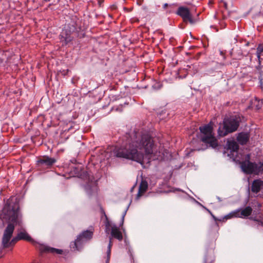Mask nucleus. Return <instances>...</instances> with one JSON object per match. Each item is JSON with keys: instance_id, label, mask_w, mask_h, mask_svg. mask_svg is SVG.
Segmentation results:
<instances>
[{"instance_id": "nucleus-1", "label": "nucleus", "mask_w": 263, "mask_h": 263, "mask_svg": "<svg viewBox=\"0 0 263 263\" xmlns=\"http://www.w3.org/2000/svg\"><path fill=\"white\" fill-rule=\"evenodd\" d=\"M115 156L136 161L143 168L149 166L152 160H164L167 157L164 153L156 151V146L151 137L143 134L140 137L127 139L120 146H116L113 150Z\"/></svg>"}, {"instance_id": "nucleus-2", "label": "nucleus", "mask_w": 263, "mask_h": 263, "mask_svg": "<svg viewBox=\"0 0 263 263\" xmlns=\"http://www.w3.org/2000/svg\"><path fill=\"white\" fill-rule=\"evenodd\" d=\"M2 218L11 221L9 223L5 228L2 238V246L3 248H7L13 246L15 243H12V234L13 233L15 224H20L21 215L17 208H11L9 204L6 203L4 206L1 215Z\"/></svg>"}, {"instance_id": "nucleus-3", "label": "nucleus", "mask_w": 263, "mask_h": 263, "mask_svg": "<svg viewBox=\"0 0 263 263\" xmlns=\"http://www.w3.org/2000/svg\"><path fill=\"white\" fill-rule=\"evenodd\" d=\"M213 125V124L210 122L208 124L200 126V137L201 140L203 143L208 144L209 146L215 148L218 146V141L214 136Z\"/></svg>"}, {"instance_id": "nucleus-4", "label": "nucleus", "mask_w": 263, "mask_h": 263, "mask_svg": "<svg viewBox=\"0 0 263 263\" xmlns=\"http://www.w3.org/2000/svg\"><path fill=\"white\" fill-rule=\"evenodd\" d=\"M239 125L237 119L231 117L224 118L223 123L219 124L218 134L220 137H224L229 133L236 131Z\"/></svg>"}, {"instance_id": "nucleus-5", "label": "nucleus", "mask_w": 263, "mask_h": 263, "mask_svg": "<svg viewBox=\"0 0 263 263\" xmlns=\"http://www.w3.org/2000/svg\"><path fill=\"white\" fill-rule=\"evenodd\" d=\"M250 159L249 154L241 156V158L238 161L241 164L242 170L247 174L254 173L258 174L259 172V168H257L256 164L250 162Z\"/></svg>"}, {"instance_id": "nucleus-6", "label": "nucleus", "mask_w": 263, "mask_h": 263, "mask_svg": "<svg viewBox=\"0 0 263 263\" xmlns=\"http://www.w3.org/2000/svg\"><path fill=\"white\" fill-rule=\"evenodd\" d=\"M92 236V232L86 231L79 235L73 243L71 245V248L77 250H80V246L85 241L90 239Z\"/></svg>"}, {"instance_id": "nucleus-7", "label": "nucleus", "mask_w": 263, "mask_h": 263, "mask_svg": "<svg viewBox=\"0 0 263 263\" xmlns=\"http://www.w3.org/2000/svg\"><path fill=\"white\" fill-rule=\"evenodd\" d=\"M227 145L230 153L228 155L232 157L234 160L239 161L240 158L238 152L239 146L237 142L234 140L228 141Z\"/></svg>"}, {"instance_id": "nucleus-8", "label": "nucleus", "mask_w": 263, "mask_h": 263, "mask_svg": "<svg viewBox=\"0 0 263 263\" xmlns=\"http://www.w3.org/2000/svg\"><path fill=\"white\" fill-rule=\"evenodd\" d=\"M20 240H25L29 242L32 241V239L24 229L18 231L16 236L12 238V243H16Z\"/></svg>"}, {"instance_id": "nucleus-9", "label": "nucleus", "mask_w": 263, "mask_h": 263, "mask_svg": "<svg viewBox=\"0 0 263 263\" xmlns=\"http://www.w3.org/2000/svg\"><path fill=\"white\" fill-rule=\"evenodd\" d=\"M177 14L181 16L184 21H189L191 23H193L190 11L187 8L179 7L178 9Z\"/></svg>"}, {"instance_id": "nucleus-10", "label": "nucleus", "mask_w": 263, "mask_h": 263, "mask_svg": "<svg viewBox=\"0 0 263 263\" xmlns=\"http://www.w3.org/2000/svg\"><path fill=\"white\" fill-rule=\"evenodd\" d=\"M85 190L88 194L96 193L97 191V181L89 178L88 182L85 186Z\"/></svg>"}, {"instance_id": "nucleus-11", "label": "nucleus", "mask_w": 263, "mask_h": 263, "mask_svg": "<svg viewBox=\"0 0 263 263\" xmlns=\"http://www.w3.org/2000/svg\"><path fill=\"white\" fill-rule=\"evenodd\" d=\"M251 191L255 193L263 191V181L260 179L254 180L252 184Z\"/></svg>"}, {"instance_id": "nucleus-12", "label": "nucleus", "mask_w": 263, "mask_h": 263, "mask_svg": "<svg viewBox=\"0 0 263 263\" xmlns=\"http://www.w3.org/2000/svg\"><path fill=\"white\" fill-rule=\"evenodd\" d=\"M250 138V134L248 132H241L238 134L237 141L241 145L246 144Z\"/></svg>"}, {"instance_id": "nucleus-13", "label": "nucleus", "mask_w": 263, "mask_h": 263, "mask_svg": "<svg viewBox=\"0 0 263 263\" xmlns=\"http://www.w3.org/2000/svg\"><path fill=\"white\" fill-rule=\"evenodd\" d=\"M60 40L64 44H67L72 40L70 31L63 30L60 34Z\"/></svg>"}, {"instance_id": "nucleus-14", "label": "nucleus", "mask_w": 263, "mask_h": 263, "mask_svg": "<svg viewBox=\"0 0 263 263\" xmlns=\"http://www.w3.org/2000/svg\"><path fill=\"white\" fill-rule=\"evenodd\" d=\"M111 234L112 237L119 240H121L123 238L121 232L116 225L111 226Z\"/></svg>"}, {"instance_id": "nucleus-15", "label": "nucleus", "mask_w": 263, "mask_h": 263, "mask_svg": "<svg viewBox=\"0 0 263 263\" xmlns=\"http://www.w3.org/2000/svg\"><path fill=\"white\" fill-rule=\"evenodd\" d=\"M148 188L147 182L145 180H142L139 187V191L137 194V198H139L142 196L147 191Z\"/></svg>"}, {"instance_id": "nucleus-16", "label": "nucleus", "mask_w": 263, "mask_h": 263, "mask_svg": "<svg viewBox=\"0 0 263 263\" xmlns=\"http://www.w3.org/2000/svg\"><path fill=\"white\" fill-rule=\"evenodd\" d=\"M38 162L41 164L50 166L55 162V160L54 158L46 157L41 159L38 161Z\"/></svg>"}, {"instance_id": "nucleus-17", "label": "nucleus", "mask_w": 263, "mask_h": 263, "mask_svg": "<svg viewBox=\"0 0 263 263\" xmlns=\"http://www.w3.org/2000/svg\"><path fill=\"white\" fill-rule=\"evenodd\" d=\"M252 209L250 206H247L242 210H239V216L238 217H246L250 215L252 213Z\"/></svg>"}, {"instance_id": "nucleus-18", "label": "nucleus", "mask_w": 263, "mask_h": 263, "mask_svg": "<svg viewBox=\"0 0 263 263\" xmlns=\"http://www.w3.org/2000/svg\"><path fill=\"white\" fill-rule=\"evenodd\" d=\"M42 250L44 251L50 252L51 253H55L57 254H62L63 251L60 249H55L53 248H50L48 247L44 246L42 247Z\"/></svg>"}, {"instance_id": "nucleus-19", "label": "nucleus", "mask_w": 263, "mask_h": 263, "mask_svg": "<svg viewBox=\"0 0 263 263\" xmlns=\"http://www.w3.org/2000/svg\"><path fill=\"white\" fill-rule=\"evenodd\" d=\"M239 216V210H236L235 211L232 212L229 214L226 215L223 219L227 220L231 219L233 217H238Z\"/></svg>"}, {"instance_id": "nucleus-20", "label": "nucleus", "mask_w": 263, "mask_h": 263, "mask_svg": "<svg viewBox=\"0 0 263 263\" xmlns=\"http://www.w3.org/2000/svg\"><path fill=\"white\" fill-rule=\"evenodd\" d=\"M263 52V44H260L258 45L257 48L256 55L259 62H260L261 54Z\"/></svg>"}, {"instance_id": "nucleus-21", "label": "nucleus", "mask_w": 263, "mask_h": 263, "mask_svg": "<svg viewBox=\"0 0 263 263\" xmlns=\"http://www.w3.org/2000/svg\"><path fill=\"white\" fill-rule=\"evenodd\" d=\"M111 246H112V244H111V238H110V241H109V243L108 244V249L107 251V258H106V263H109V262Z\"/></svg>"}, {"instance_id": "nucleus-22", "label": "nucleus", "mask_w": 263, "mask_h": 263, "mask_svg": "<svg viewBox=\"0 0 263 263\" xmlns=\"http://www.w3.org/2000/svg\"><path fill=\"white\" fill-rule=\"evenodd\" d=\"M126 211H127V210H126L125 211V212H124V213L123 214V215H122V219H121V224H122V225L123 224L124 219V217H125V215H126Z\"/></svg>"}, {"instance_id": "nucleus-23", "label": "nucleus", "mask_w": 263, "mask_h": 263, "mask_svg": "<svg viewBox=\"0 0 263 263\" xmlns=\"http://www.w3.org/2000/svg\"><path fill=\"white\" fill-rule=\"evenodd\" d=\"M167 6V4L166 3V4H164L163 8H166Z\"/></svg>"}, {"instance_id": "nucleus-24", "label": "nucleus", "mask_w": 263, "mask_h": 263, "mask_svg": "<svg viewBox=\"0 0 263 263\" xmlns=\"http://www.w3.org/2000/svg\"><path fill=\"white\" fill-rule=\"evenodd\" d=\"M44 1H45V2H49V1H50V0H44Z\"/></svg>"}]
</instances>
